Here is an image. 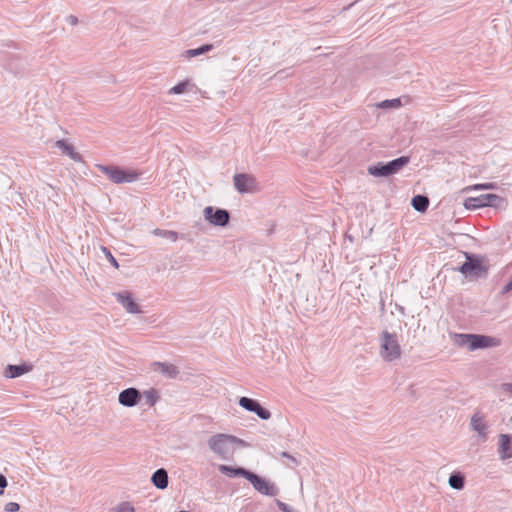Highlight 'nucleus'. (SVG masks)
<instances>
[{
	"mask_svg": "<svg viewBox=\"0 0 512 512\" xmlns=\"http://www.w3.org/2000/svg\"><path fill=\"white\" fill-rule=\"evenodd\" d=\"M448 484L452 489L462 490L465 485V477L461 472H453L448 479Z\"/></svg>",
	"mask_w": 512,
	"mask_h": 512,
	"instance_id": "obj_24",
	"label": "nucleus"
},
{
	"mask_svg": "<svg viewBox=\"0 0 512 512\" xmlns=\"http://www.w3.org/2000/svg\"><path fill=\"white\" fill-rule=\"evenodd\" d=\"M235 189L241 193H255L258 190L256 178L251 174L238 173L233 177Z\"/></svg>",
	"mask_w": 512,
	"mask_h": 512,
	"instance_id": "obj_8",
	"label": "nucleus"
},
{
	"mask_svg": "<svg viewBox=\"0 0 512 512\" xmlns=\"http://www.w3.org/2000/svg\"><path fill=\"white\" fill-rule=\"evenodd\" d=\"M497 453L501 461L512 458V436L508 434H500L498 436Z\"/></svg>",
	"mask_w": 512,
	"mask_h": 512,
	"instance_id": "obj_14",
	"label": "nucleus"
},
{
	"mask_svg": "<svg viewBox=\"0 0 512 512\" xmlns=\"http://www.w3.org/2000/svg\"><path fill=\"white\" fill-rule=\"evenodd\" d=\"M116 300L123 306V308L131 314L141 313L139 305L135 302L134 298L129 292L114 293Z\"/></svg>",
	"mask_w": 512,
	"mask_h": 512,
	"instance_id": "obj_15",
	"label": "nucleus"
},
{
	"mask_svg": "<svg viewBox=\"0 0 512 512\" xmlns=\"http://www.w3.org/2000/svg\"><path fill=\"white\" fill-rule=\"evenodd\" d=\"M218 469L222 474H225L229 477L241 476V477H244L245 479H247L250 474L249 470H246L241 467L234 468V467L227 466V465H220Z\"/></svg>",
	"mask_w": 512,
	"mask_h": 512,
	"instance_id": "obj_21",
	"label": "nucleus"
},
{
	"mask_svg": "<svg viewBox=\"0 0 512 512\" xmlns=\"http://www.w3.org/2000/svg\"><path fill=\"white\" fill-rule=\"evenodd\" d=\"M66 21L72 25V26H75L77 23H78V19L76 16L74 15H69L67 18H66Z\"/></svg>",
	"mask_w": 512,
	"mask_h": 512,
	"instance_id": "obj_37",
	"label": "nucleus"
},
{
	"mask_svg": "<svg viewBox=\"0 0 512 512\" xmlns=\"http://www.w3.org/2000/svg\"><path fill=\"white\" fill-rule=\"evenodd\" d=\"M152 369L154 372H158L167 378H175L178 375L177 367L171 363L154 362Z\"/></svg>",
	"mask_w": 512,
	"mask_h": 512,
	"instance_id": "obj_18",
	"label": "nucleus"
},
{
	"mask_svg": "<svg viewBox=\"0 0 512 512\" xmlns=\"http://www.w3.org/2000/svg\"><path fill=\"white\" fill-rule=\"evenodd\" d=\"M469 426L477 434L478 441L484 443L489 437V425L483 413L476 411L470 418Z\"/></svg>",
	"mask_w": 512,
	"mask_h": 512,
	"instance_id": "obj_7",
	"label": "nucleus"
},
{
	"mask_svg": "<svg viewBox=\"0 0 512 512\" xmlns=\"http://www.w3.org/2000/svg\"><path fill=\"white\" fill-rule=\"evenodd\" d=\"M499 390L502 394L512 395V383H502Z\"/></svg>",
	"mask_w": 512,
	"mask_h": 512,
	"instance_id": "obj_34",
	"label": "nucleus"
},
{
	"mask_svg": "<svg viewBox=\"0 0 512 512\" xmlns=\"http://www.w3.org/2000/svg\"><path fill=\"white\" fill-rule=\"evenodd\" d=\"M153 234L156 236H159V237L169 239L172 242H175L178 239V234L175 231H171V230L155 229L153 231Z\"/></svg>",
	"mask_w": 512,
	"mask_h": 512,
	"instance_id": "obj_28",
	"label": "nucleus"
},
{
	"mask_svg": "<svg viewBox=\"0 0 512 512\" xmlns=\"http://www.w3.org/2000/svg\"><path fill=\"white\" fill-rule=\"evenodd\" d=\"M380 357L386 362H393L400 359L402 355L401 346L395 333L383 331L379 338Z\"/></svg>",
	"mask_w": 512,
	"mask_h": 512,
	"instance_id": "obj_3",
	"label": "nucleus"
},
{
	"mask_svg": "<svg viewBox=\"0 0 512 512\" xmlns=\"http://www.w3.org/2000/svg\"><path fill=\"white\" fill-rule=\"evenodd\" d=\"M113 512H135V508L130 502L124 501L119 503Z\"/></svg>",
	"mask_w": 512,
	"mask_h": 512,
	"instance_id": "obj_30",
	"label": "nucleus"
},
{
	"mask_svg": "<svg viewBox=\"0 0 512 512\" xmlns=\"http://www.w3.org/2000/svg\"><path fill=\"white\" fill-rule=\"evenodd\" d=\"M238 404L243 409L255 413L262 420H268L271 418L270 411L263 408L258 401L252 398L241 397L238 401Z\"/></svg>",
	"mask_w": 512,
	"mask_h": 512,
	"instance_id": "obj_11",
	"label": "nucleus"
},
{
	"mask_svg": "<svg viewBox=\"0 0 512 512\" xmlns=\"http://www.w3.org/2000/svg\"><path fill=\"white\" fill-rule=\"evenodd\" d=\"M210 451L221 460L233 457L236 446H246L244 440L230 434L217 433L207 440Z\"/></svg>",
	"mask_w": 512,
	"mask_h": 512,
	"instance_id": "obj_1",
	"label": "nucleus"
},
{
	"mask_svg": "<svg viewBox=\"0 0 512 512\" xmlns=\"http://www.w3.org/2000/svg\"><path fill=\"white\" fill-rule=\"evenodd\" d=\"M452 342L459 347H467L470 351L477 349L498 347L500 340L486 335L451 333Z\"/></svg>",
	"mask_w": 512,
	"mask_h": 512,
	"instance_id": "obj_2",
	"label": "nucleus"
},
{
	"mask_svg": "<svg viewBox=\"0 0 512 512\" xmlns=\"http://www.w3.org/2000/svg\"><path fill=\"white\" fill-rule=\"evenodd\" d=\"M7 486V480L5 476L0 474V489H4ZM3 494V490H0V495Z\"/></svg>",
	"mask_w": 512,
	"mask_h": 512,
	"instance_id": "obj_36",
	"label": "nucleus"
},
{
	"mask_svg": "<svg viewBox=\"0 0 512 512\" xmlns=\"http://www.w3.org/2000/svg\"><path fill=\"white\" fill-rule=\"evenodd\" d=\"M32 370L31 364L23 363L21 365L9 364L4 370V376L9 379L20 377Z\"/></svg>",
	"mask_w": 512,
	"mask_h": 512,
	"instance_id": "obj_17",
	"label": "nucleus"
},
{
	"mask_svg": "<svg viewBox=\"0 0 512 512\" xmlns=\"http://www.w3.org/2000/svg\"><path fill=\"white\" fill-rule=\"evenodd\" d=\"M276 504H277L278 508L283 512H298L295 508L287 505L286 503H284L280 500H276Z\"/></svg>",
	"mask_w": 512,
	"mask_h": 512,
	"instance_id": "obj_33",
	"label": "nucleus"
},
{
	"mask_svg": "<svg viewBox=\"0 0 512 512\" xmlns=\"http://www.w3.org/2000/svg\"><path fill=\"white\" fill-rule=\"evenodd\" d=\"M95 167L115 184L131 183L140 177V173L137 171L118 166L96 164Z\"/></svg>",
	"mask_w": 512,
	"mask_h": 512,
	"instance_id": "obj_5",
	"label": "nucleus"
},
{
	"mask_svg": "<svg viewBox=\"0 0 512 512\" xmlns=\"http://www.w3.org/2000/svg\"><path fill=\"white\" fill-rule=\"evenodd\" d=\"M6 512H17L20 509V505L16 502H9L4 507Z\"/></svg>",
	"mask_w": 512,
	"mask_h": 512,
	"instance_id": "obj_35",
	"label": "nucleus"
},
{
	"mask_svg": "<svg viewBox=\"0 0 512 512\" xmlns=\"http://www.w3.org/2000/svg\"><path fill=\"white\" fill-rule=\"evenodd\" d=\"M376 107L381 109H397L401 107V100L399 98L384 100L379 102Z\"/></svg>",
	"mask_w": 512,
	"mask_h": 512,
	"instance_id": "obj_27",
	"label": "nucleus"
},
{
	"mask_svg": "<svg viewBox=\"0 0 512 512\" xmlns=\"http://www.w3.org/2000/svg\"><path fill=\"white\" fill-rule=\"evenodd\" d=\"M151 481L153 485L158 489H165L168 486V473L164 468H160L156 470L152 477Z\"/></svg>",
	"mask_w": 512,
	"mask_h": 512,
	"instance_id": "obj_20",
	"label": "nucleus"
},
{
	"mask_svg": "<svg viewBox=\"0 0 512 512\" xmlns=\"http://www.w3.org/2000/svg\"><path fill=\"white\" fill-rule=\"evenodd\" d=\"M409 161V157L402 156L387 163L377 162L368 166L367 172L369 175L377 178L389 177L398 173Z\"/></svg>",
	"mask_w": 512,
	"mask_h": 512,
	"instance_id": "obj_4",
	"label": "nucleus"
},
{
	"mask_svg": "<svg viewBox=\"0 0 512 512\" xmlns=\"http://www.w3.org/2000/svg\"><path fill=\"white\" fill-rule=\"evenodd\" d=\"M203 217L208 223L214 226L224 227L229 222L230 214L225 209L207 206L203 209Z\"/></svg>",
	"mask_w": 512,
	"mask_h": 512,
	"instance_id": "obj_9",
	"label": "nucleus"
},
{
	"mask_svg": "<svg viewBox=\"0 0 512 512\" xmlns=\"http://www.w3.org/2000/svg\"><path fill=\"white\" fill-rule=\"evenodd\" d=\"M495 188H496V184L495 183L488 182V183L475 184V185H472V186H468V187L465 188V191L490 190V189H495Z\"/></svg>",
	"mask_w": 512,
	"mask_h": 512,
	"instance_id": "obj_29",
	"label": "nucleus"
},
{
	"mask_svg": "<svg viewBox=\"0 0 512 512\" xmlns=\"http://www.w3.org/2000/svg\"><path fill=\"white\" fill-rule=\"evenodd\" d=\"M142 398L141 392L134 388H126L122 390L118 395V402L123 407L131 408L139 404Z\"/></svg>",
	"mask_w": 512,
	"mask_h": 512,
	"instance_id": "obj_13",
	"label": "nucleus"
},
{
	"mask_svg": "<svg viewBox=\"0 0 512 512\" xmlns=\"http://www.w3.org/2000/svg\"><path fill=\"white\" fill-rule=\"evenodd\" d=\"M280 456H281L282 458H286V460H289V461H290V464H288V466H289L290 468H294V467H296V466L298 465V461H297V459H296L294 456L290 455L289 453H287V452H281V453H280Z\"/></svg>",
	"mask_w": 512,
	"mask_h": 512,
	"instance_id": "obj_32",
	"label": "nucleus"
},
{
	"mask_svg": "<svg viewBox=\"0 0 512 512\" xmlns=\"http://www.w3.org/2000/svg\"><path fill=\"white\" fill-rule=\"evenodd\" d=\"M412 207L418 212H425L429 205V200L426 196L417 195L412 198Z\"/></svg>",
	"mask_w": 512,
	"mask_h": 512,
	"instance_id": "obj_25",
	"label": "nucleus"
},
{
	"mask_svg": "<svg viewBox=\"0 0 512 512\" xmlns=\"http://www.w3.org/2000/svg\"><path fill=\"white\" fill-rule=\"evenodd\" d=\"M247 480L252 484L253 488L260 494L266 496H276L279 493L278 487L266 479L250 472Z\"/></svg>",
	"mask_w": 512,
	"mask_h": 512,
	"instance_id": "obj_10",
	"label": "nucleus"
},
{
	"mask_svg": "<svg viewBox=\"0 0 512 512\" xmlns=\"http://www.w3.org/2000/svg\"><path fill=\"white\" fill-rule=\"evenodd\" d=\"M55 146L62 150L63 153L67 154L73 161L82 162V156L75 151L74 147L66 142L65 140H58L55 143Z\"/></svg>",
	"mask_w": 512,
	"mask_h": 512,
	"instance_id": "obj_19",
	"label": "nucleus"
},
{
	"mask_svg": "<svg viewBox=\"0 0 512 512\" xmlns=\"http://www.w3.org/2000/svg\"><path fill=\"white\" fill-rule=\"evenodd\" d=\"M141 394L145 400V403L150 407H153L159 400V394L155 389L145 390Z\"/></svg>",
	"mask_w": 512,
	"mask_h": 512,
	"instance_id": "obj_26",
	"label": "nucleus"
},
{
	"mask_svg": "<svg viewBox=\"0 0 512 512\" xmlns=\"http://www.w3.org/2000/svg\"><path fill=\"white\" fill-rule=\"evenodd\" d=\"M214 46L213 44H204L201 47L195 48V49H188L182 53V57L184 59H191L193 57H197L200 55H203L205 53L210 52L213 50Z\"/></svg>",
	"mask_w": 512,
	"mask_h": 512,
	"instance_id": "obj_22",
	"label": "nucleus"
},
{
	"mask_svg": "<svg viewBox=\"0 0 512 512\" xmlns=\"http://www.w3.org/2000/svg\"><path fill=\"white\" fill-rule=\"evenodd\" d=\"M238 404L243 409L255 413L262 420H268L271 418L270 411L263 408L258 401L252 398L241 397L238 401Z\"/></svg>",
	"mask_w": 512,
	"mask_h": 512,
	"instance_id": "obj_12",
	"label": "nucleus"
},
{
	"mask_svg": "<svg viewBox=\"0 0 512 512\" xmlns=\"http://www.w3.org/2000/svg\"><path fill=\"white\" fill-rule=\"evenodd\" d=\"M504 205V198L496 194H483L478 197H469L464 201L465 208L469 210L481 207L502 208Z\"/></svg>",
	"mask_w": 512,
	"mask_h": 512,
	"instance_id": "obj_6",
	"label": "nucleus"
},
{
	"mask_svg": "<svg viewBox=\"0 0 512 512\" xmlns=\"http://www.w3.org/2000/svg\"><path fill=\"white\" fill-rule=\"evenodd\" d=\"M465 256L467 260L458 268V271L464 275L479 276L482 273L480 261L470 256L468 253H465Z\"/></svg>",
	"mask_w": 512,
	"mask_h": 512,
	"instance_id": "obj_16",
	"label": "nucleus"
},
{
	"mask_svg": "<svg viewBox=\"0 0 512 512\" xmlns=\"http://www.w3.org/2000/svg\"><path fill=\"white\" fill-rule=\"evenodd\" d=\"M101 250L102 252L104 253V255L106 256L107 260L115 267V268H118L119 265H118V262L117 260L114 258V256L111 254L110 250L104 246L101 247Z\"/></svg>",
	"mask_w": 512,
	"mask_h": 512,
	"instance_id": "obj_31",
	"label": "nucleus"
},
{
	"mask_svg": "<svg viewBox=\"0 0 512 512\" xmlns=\"http://www.w3.org/2000/svg\"><path fill=\"white\" fill-rule=\"evenodd\" d=\"M194 85L189 80L179 82L168 90L169 95H180L192 90Z\"/></svg>",
	"mask_w": 512,
	"mask_h": 512,
	"instance_id": "obj_23",
	"label": "nucleus"
}]
</instances>
